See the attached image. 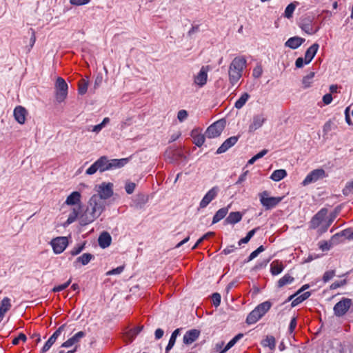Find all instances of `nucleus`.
<instances>
[{
    "label": "nucleus",
    "mask_w": 353,
    "mask_h": 353,
    "mask_svg": "<svg viewBox=\"0 0 353 353\" xmlns=\"http://www.w3.org/2000/svg\"><path fill=\"white\" fill-rule=\"evenodd\" d=\"M344 236L347 239L352 240V239H353V230L351 229L344 230L341 231L340 233H337V234H334L332 236V239L335 238L336 236Z\"/></svg>",
    "instance_id": "obj_44"
},
{
    "label": "nucleus",
    "mask_w": 353,
    "mask_h": 353,
    "mask_svg": "<svg viewBox=\"0 0 353 353\" xmlns=\"http://www.w3.org/2000/svg\"><path fill=\"white\" fill-rule=\"evenodd\" d=\"M163 334H164V331L162 329H161V328L157 329L154 332L155 339L157 340L160 339L163 336Z\"/></svg>",
    "instance_id": "obj_64"
},
{
    "label": "nucleus",
    "mask_w": 353,
    "mask_h": 353,
    "mask_svg": "<svg viewBox=\"0 0 353 353\" xmlns=\"http://www.w3.org/2000/svg\"><path fill=\"white\" fill-rule=\"evenodd\" d=\"M191 137L193 139V143L198 147H201L205 142V134H202V130L194 128L191 132Z\"/></svg>",
    "instance_id": "obj_18"
},
{
    "label": "nucleus",
    "mask_w": 353,
    "mask_h": 353,
    "mask_svg": "<svg viewBox=\"0 0 353 353\" xmlns=\"http://www.w3.org/2000/svg\"><path fill=\"white\" fill-rule=\"evenodd\" d=\"M149 201V196L148 194H139L137 195L135 201L134 203V210H142L144 209L145 205Z\"/></svg>",
    "instance_id": "obj_19"
},
{
    "label": "nucleus",
    "mask_w": 353,
    "mask_h": 353,
    "mask_svg": "<svg viewBox=\"0 0 353 353\" xmlns=\"http://www.w3.org/2000/svg\"><path fill=\"white\" fill-rule=\"evenodd\" d=\"M64 328L65 325H62L52 334V335L48 339V340L43 346L41 350V353H46L50 350L52 345L55 343L57 338L61 335Z\"/></svg>",
    "instance_id": "obj_17"
},
{
    "label": "nucleus",
    "mask_w": 353,
    "mask_h": 353,
    "mask_svg": "<svg viewBox=\"0 0 353 353\" xmlns=\"http://www.w3.org/2000/svg\"><path fill=\"white\" fill-rule=\"evenodd\" d=\"M242 214L240 212H232L229 214L224 222L225 224L234 225L239 223L242 219Z\"/></svg>",
    "instance_id": "obj_28"
},
{
    "label": "nucleus",
    "mask_w": 353,
    "mask_h": 353,
    "mask_svg": "<svg viewBox=\"0 0 353 353\" xmlns=\"http://www.w3.org/2000/svg\"><path fill=\"white\" fill-rule=\"evenodd\" d=\"M336 128L334 122L331 120L327 121L323 125V132L324 134H327L330 131Z\"/></svg>",
    "instance_id": "obj_45"
},
{
    "label": "nucleus",
    "mask_w": 353,
    "mask_h": 353,
    "mask_svg": "<svg viewBox=\"0 0 353 353\" xmlns=\"http://www.w3.org/2000/svg\"><path fill=\"white\" fill-rule=\"evenodd\" d=\"M92 259H94V256L92 254L90 253H84L76 259L73 263V265L75 268H78L80 264L85 265L88 264Z\"/></svg>",
    "instance_id": "obj_26"
},
{
    "label": "nucleus",
    "mask_w": 353,
    "mask_h": 353,
    "mask_svg": "<svg viewBox=\"0 0 353 353\" xmlns=\"http://www.w3.org/2000/svg\"><path fill=\"white\" fill-rule=\"evenodd\" d=\"M176 339V338H175L174 336H172L171 335L170 339L168 342V344L167 347H165L166 353H168V352L173 347V346L175 344Z\"/></svg>",
    "instance_id": "obj_57"
},
{
    "label": "nucleus",
    "mask_w": 353,
    "mask_h": 353,
    "mask_svg": "<svg viewBox=\"0 0 353 353\" xmlns=\"http://www.w3.org/2000/svg\"><path fill=\"white\" fill-rule=\"evenodd\" d=\"M263 346L269 347L271 350H274L276 345L275 339L272 336H268L262 342Z\"/></svg>",
    "instance_id": "obj_42"
},
{
    "label": "nucleus",
    "mask_w": 353,
    "mask_h": 353,
    "mask_svg": "<svg viewBox=\"0 0 353 353\" xmlns=\"http://www.w3.org/2000/svg\"><path fill=\"white\" fill-rule=\"evenodd\" d=\"M225 128V122L219 120L210 125L205 131V137L213 139L219 137Z\"/></svg>",
    "instance_id": "obj_11"
},
{
    "label": "nucleus",
    "mask_w": 353,
    "mask_h": 353,
    "mask_svg": "<svg viewBox=\"0 0 353 353\" xmlns=\"http://www.w3.org/2000/svg\"><path fill=\"white\" fill-rule=\"evenodd\" d=\"M343 193L345 196L353 194V181L348 182L343 190Z\"/></svg>",
    "instance_id": "obj_47"
},
{
    "label": "nucleus",
    "mask_w": 353,
    "mask_h": 353,
    "mask_svg": "<svg viewBox=\"0 0 353 353\" xmlns=\"http://www.w3.org/2000/svg\"><path fill=\"white\" fill-rule=\"evenodd\" d=\"M315 76L314 72H310L307 75L303 77L302 79L303 88L306 89L312 86L313 79Z\"/></svg>",
    "instance_id": "obj_33"
},
{
    "label": "nucleus",
    "mask_w": 353,
    "mask_h": 353,
    "mask_svg": "<svg viewBox=\"0 0 353 353\" xmlns=\"http://www.w3.org/2000/svg\"><path fill=\"white\" fill-rule=\"evenodd\" d=\"M213 305L218 307L221 303V295L219 293H214L212 296Z\"/></svg>",
    "instance_id": "obj_55"
},
{
    "label": "nucleus",
    "mask_w": 353,
    "mask_h": 353,
    "mask_svg": "<svg viewBox=\"0 0 353 353\" xmlns=\"http://www.w3.org/2000/svg\"><path fill=\"white\" fill-rule=\"evenodd\" d=\"M110 122V119L105 117L103 119L102 122L98 125H93L89 127L88 129V131H91L95 133H99L108 123Z\"/></svg>",
    "instance_id": "obj_35"
},
{
    "label": "nucleus",
    "mask_w": 353,
    "mask_h": 353,
    "mask_svg": "<svg viewBox=\"0 0 353 353\" xmlns=\"http://www.w3.org/2000/svg\"><path fill=\"white\" fill-rule=\"evenodd\" d=\"M200 331L196 329H192L186 332L183 336V343L186 345H190L194 342L199 336Z\"/></svg>",
    "instance_id": "obj_22"
},
{
    "label": "nucleus",
    "mask_w": 353,
    "mask_h": 353,
    "mask_svg": "<svg viewBox=\"0 0 353 353\" xmlns=\"http://www.w3.org/2000/svg\"><path fill=\"white\" fill-rule=\"evenodd\" d=\"M347 283V281L345 279L340 281H335L330 285L331 290H335L340 287H342L345 285Z\"/></svg>",
    "instance_id": "obj_56"
},
{
    "label": "nucleus",
    "mask_w": 353,
    "mask_h": 353,
    "mask_svg": "<svg viewBox=\"0 0 353 353\" xmlns=\"http://www.w3.org/2000/svg\"><path fill=\"white\" fill-rule=\"evenodd\" d=\"M305 63V58L303 57H299L296 59L295 61V65L298 68H301L304 65Z\"/></svg>",
    "instance_id": "obj_61"
},
{
    "label": "nucleus",
    "mask_w": 353,
    "mask_h": 353,
    "mask_svg": "<svg viewBox=\"0 0 353 353\" xmlns=\"http://www.w3.org/2000/svg\"><path fill=\"white\" fill-rule=\"evenodd\" d=\"M249 98L250 95L247 92L243 93L240 97V98L235 102L234 107L236 109H241L246 103Z\"/></svg>",
    "instance_id": "obj_37"
},
{
    "label": "nucleus",
    "mask_w": 353,
    "mask_h": 353,
    "mask_svg": "<svg viewBox=\"0 0 353 353\" xmlns=\"http://www.w3.org/2000/svg\"><path fill=\"white\" fill-rule=\"evenodd\" d=\"M294 277H292L288 274H286L278 281L277 286L279 288H282L288 284L292 283L294 281Z\"/></svg>",
    "instance_id": "obj_36"
},
{
    "label": "nucleus",
    "mask_w": 353,
    "mask_h": 353,
    "mask_svg": "<svg viewBox=\"0 0 353 353\" xmlns=\"http://www.w3.org/2000/svg\"><path fill=\"white\" fill-rule=\"evenodd\" d=\"M324 177H325V170L323 169H316L306 176L302 183L303 185H307Z\"/></svg>",
    "instance_id": "obj_14"
},
{
    "label": "nucleus",
    "mask_w": 353,
    "mask_h": 353,
    "mask_svg": "<svg viewBox=\"0 0 353 353\" xmlns=\"http://www.w3.org/2000/svg\"><path fill=\"white\" fill-rule=\"evenodd\" d=\"M246 68V59L243 57H236L231 62L228 69L229 81L232 85L238 83Z\"/></svg>",
    "instance_id": "obj_4"
},
{
    "label": "nucleus",
    "mask_w": 353,
    "mask_h": 353,
    "mask_svg": "<svg viewBox=\"0 0 353 353\" xmlns=\"http://www.w3.org/2000/svg\"><path fill=\"white\" fill-rule=\"evenodd\" d=\"M210 65H203L200 70L193 76L194 84L199 88H203L208 82Z\"/></svg>",
    "instance_id": "obj_9"
},
{
    "label": "nucleus",
    "mask_w": 353,
    "mask_h": 353,
    "mask_svg": "<svg viewBox=\"0 0 353 353\" xmlns=\"http://www.w3.org/2000/svg\"><path fill=\"white\" fill-rule=\"evenodd\" d=\"M50 245L52 247L53 252L55 254L62 253L68 245V241L65 236H59L53 239Z\"/></svg>",
    "instance_id": "obj_13"
},
{
    "label": "nucleus",
    "mask_w": 353,
    "mask_h": 353,
    "mask_svg": "<svg viewBox=\"0 0 353 353\" xmlns=\"http://www.w3.org/2000/svg\"><path fill=\"white\" fill-rule=\"evenodd\" d=\"M270 301H265L256 306L247 316L246 322L254 324L257 322L271 307Z\"/></svg>",
    "instance_id": "obj_6"
},
{
    "label": "nucleus",
    "mask_w": 353,
    "mask_h": 353,
    "mask_svg": "<svg viewBox=\"0 0 353 353\" xmlns=\"http://www.w3.org/2000/svg\"><path fill=\"white\" fill-rule=\"evenodd\" d=\"M68 85L65 81L61 78L58 77L55 83V97L59 103L63 102L68 95Z\"/></svg>",
    "instance_id": "obj_8"
},
{
    "label": "nucleus",
    "mask_w": 353,
    "mask_h": 353,
    "mask_svg": "<svg viewBox=\"0 0 353 353\" xmlns=\"http://www.w3.org/2000/svg\"><path fill=\"white\" fill-rule=\"evenodd\" d=\"M243 334H239L236 336H235L232 340H230L228 344L225 345V347L223 348V350L220 351V353H225L228 350H230L232 347L234 345V344L243 337Z\"/></svg>",
    "instance_id": "obj_39"
},
{
    "label": "nucleus",
    "mask_w": 353,
    "mask_h": 353,
    "mask_svg": "<svg viewBox=\"0 0 353 353\" xmlns=\"http://www.w3.org/2000/svg\"><path fill=\"white\" fill-rule=\"evenodd\" d=\"M79 210H80V208H74L72 209V211L70 213L68 218L66 221L67 224H68V225L71 224L76 221V219L78 217L79 214Z\"/></svg>",
    "instance_id": "obj_43"
},
{
    "label": "nucleus",
    "mask_w": 353,
    "mask_h": 353,
    "mask_svg": "<svg viewBox=\"0 0 353 353\" xmlns=\"http://www.w3.org/2000/svg\"><path fill=\"white\" fill-rule=\"evenodd\" d=\"M239 139L236 136L230 137L227 139L222 145L217 149L216 153L221 154L226 152L229 148L235 145Z\"/></svg>",
    "instance_id": "obj_21"
},
{
    "label": "nucleus",
    "mask_w": 353,
    "mask_h": 353,
    "mask_svg": "<svg viewBox=\"0 0 353 353\" xmlns=\"http://www.w3.org/2000/svg\"><path fill=\"white\" fill-rule=\"evenodd\" d=\"M335 275L334 270H329L326 271L323 276V281L325 283L328 282L330 279H332Z\"/></svg>",
    "instance_id": "obj_50"
},
{
    "label": "nucleus",
    "mask_w": 353,
    "mask_h": 353,
    "mask_svg": "<svg viewBox=\"0 0 353 353\" xmlns=\"http://www.w3.org/2000/svg\"><path fill=\"white\" fill-rule=\"evenodd\" d=\"M81 195L79 192H72L66 199L65 203L68 205H74L81 202Z\"/></svg>",
    "instance_id": "obj_27"
},
{
    "label": "nucleus",
    "mask_w": 353,
    "mask_h": 353,
    "mask_svg": "<svg viewBox=\"0 0 353 353\" xmlns=\"http://www.w3.org/2000/svg\"><path fill=\"white\" fill-rule=\"evenodd\" d=\"M90 0H70V3L74 6H83L88 4Z\"/></svg>",
    "instance_id": "obj_59"
},
{
    "label": "nucleus",
    "mask_w": 353,
    "mask_h": 353,
    "mask_svg": "<svg viewBox=\"0 0 353 353\" xmlns=\"http://www.w3.org/2000/svg\"><path fill=\"white\" fill-rule=\"evenodd\" d=\"M83 248L84 244L78 245L77 246H75L74 248H72L70 253L72 256H76L81 253Z\"/></svg>",
    "instance_id": "obj_53"
},
{
    "label": "nucleus",
    "mask_w": 353,
    "mask_h": 353,
    "mask_svg": "<svg viewBox=\"0 0 353 353\" xmlns=\"http://www.w3.org/2000/svg\"><path fill=\"white\" fill-rule=\"evenodd\" d=\"M128 162V158L117 159H109L106 156H102L86 170L85 174L88 175H92L97 171L104 172L105 171L114 170L123 168Z\"/></svg>",
    "instance_id": "obj_1"
},
{
    "label": "nucleus",
    "mask_w": 353,
    "mask_h": 353,
    "mask_svg": "<svg viewBox=\"0 0 353 353\" xmlns=\"http://www.w3.org/2000/svg\"><path fill=\"white\" fill-rule=\"evenodd\" d=\"M26 114V110L22 106H17L14 110V117L16 121L20 124L25 123Z\"/></svg>",
    "instance_id": "obj_25"
},
{
    "label": "nucleus",
    "mask_w": 353,
    "mask_h": 353,
    "mask_svg": "<svg viewBox=\"0 0 353 353\" xmlns=\"http://www.w3.org/2000/svg\"><path fill=\"white\" fill-rule=\"evenodd\" d=\"M350 108H351V106H348L347 108H346V109L345 110V121L347 123V124L350 125L352 124L351 119H350V114H349Z\"/></svg>",
    "instance_id": "obj_63"
},
{
    "label": "nucleus",
    "mask_w": 353,
    "mask_h": 353,
    "mask_svg": "<svg viewBox=\"0 0 353 353\" xmlns=\"http://www.w3.org/2000/svg\"><path fill=\"white\" fill-rule=\"evenodd\" d=\"M219 188L217 186L212 188L203 196L199 203L201 208H205L207 205L214 200L218 194Z\"/></svg>",
    "instance_id": "obj_16"
},
{
    "label": "nucleus",
    "mask_w": 353,
    "mask_h": 353,
    "mask_svg": "<svg viewBox=\"0 0 353 353\" xmlns=\"http://www.w3.org/2000/svg\"><path fill=\"white\" fill-rule=\"evenodd\" d=\"M112 238L109 233L103 232L99 237V245L102 248L108 247L111 243Z\"/></svg>",
    "instance_id": "obj_30"
},
{
    "label": "nucleus",
    "mask_w": 353,
    "mask_h": 353,
    "mask_svg": "<svg viewBox=\"0 0 353 353\" xmlns=\"http://www.w3.org/2000/svg\"><path fill=\"white\" fill-rule=\"evenodd\" d=\"M70 283H71V279H70L67 282H65L63 284L55 286L52 289V291L54 292L62 291V290H65V288H67L69 286V285L70 284Z\"/></svg>",
    "instance_id": "obj_52"
},
{
    "label": "nucleus",
    "mask_w": 353,
    "mask_h": 353,
    "mask_svg": "<svg viewBox=\"0 0 353 353\" xmlns=\"http://www.w3.org/2000/svg\"><path fill=\"white\" fill-rule=\"evenodd\" d=\"M95 188L97 194L94 195H98L103 201H105L106 199L111 197L113 194V183H112L103 182L97 185Z\"/></svg>",
    "instance_id": "obj_10"
},
{
    "label": "nucleus",
    "mask_w": 353,
    "mask_h": 353,
    "mask_svg": "<svg viewBox=\"0 0 353 353\" xmlns=\"http://www.w3.org/2000/svg\"><path fill=\"white\" fill-rule=\"evenodd\" d=\"M10 299L8 297H5L1 302L0 312L6 314L11 307Z\"/></svg>",
    "instance_id": "obj_38"
},
{
    "label": "nucleus",
    "mask_w": 353,
    "mask_h": 353,
    "mask_svg": "<svg viewBox=\"0 0 353 353\" xmlns=\"http://www.w3.org/2000/svg\"><path fill=\"white\" fill-rule=\"evenodd\" d=\"M297 4H298L297 2H293V3H290L286 7V8L285 10L284 14H283L284 17L288 19H290L292 17V14L295 10V8H296Z\"/></svg>",
    "instance_id": "obj_41"
},
{
    "label": "nucleus",
    "mask_w": 353,
    "mask_h": 353,
    "mask_svg": "<svg viewBox=\"0 0 353 353\" xmlns=\"http://www.w3.org/2000/svg\"><path fill=\"white\" fill-rule=\"evenodd\" d=\"M188 117V113L185 110H181L177 113V119L179 122H183L187 119Z\"/></svg>",
    "instance_id": "obj_48"
},
{
    "label": "nucleus",
    "mask_w": 353,
    "mask_h": 353,
    "mask_svg": "<svg viewBox=\"0 0 353 353\" xmlns=\"http://www.w3.org/2000/svg\"><path fill=\"white\" fill-rule=\"evenodd\" d=\"M352 304L351 299L347 298L342 299L334 307V312L336 316H342L346 314Z\"/></svg>",
    "instance_id": "obj_12"
},
{
    "label": "nucleus",
    "mask_w": 353,
    "mask_h": 353,
    "mask_svg": "<svg viewBox=\"0 0 353 353\" xmlns=\"http://www.w3.org/2000/svg\"><path fill=\"white\" fill-rule=\"evenodd\" d=\"M287 176V172L285 170L280 169L274 170L271 176L270 179L274 181H279Z\"/></svg>",
    "instance_id": "obj_34"
},
{
    "label": "nucleus",
    "mask_w": 353,
    "mask_h": 353,
    "mask_svg": "<svg viewBox=\"0 0 353 353\" xmlns=\"http://www.w3.org/2000/svg\"><path fill=\"white\" fill-rule=\"evenodd\" d=\"M327 209L323 208L315 214L309 223L310 229L316 230L319 236L327 232L334 217H327Z\"/></svg>",
    "instance_id": "obj_3"
},
{
    "label": "nucleus",
    "mask_w": 353,
    "mask_h": 353,
    "mask_svg": "<svg viewBox=\"0 0 353 353\" xmlns=\"http://www.w3.org/2000/svg\"><path fill=\"white\" fill-rule=\"evenodd\" d=\"M298 26L302 31L310 35L316 34L320 30V26L316 24L314 17L312 16H303L300 19Z\"/></svg>",
    "instance_id": "obj_5"
},
{
    "label": "nucleus",
    "mask_w": 353,
    "mask_h": 353,
    "mask_svg": "<svg viewBox=\"0 0 353 353\" xmlns=\"http://www.w3.org/2000/svg\"><path fill=\"white\" fill-rule=\"evenodd\" d=\"M230 205L225 208H222L219 209L214 214L213 219H212V223H216L219 221H220L221 219H223L228 214L229 210Z\"/></svg>",
    "instance_id": "obj_31"
},
{
    "label": "nucleus",
    "mask_w": 353,
    "mask_h": 353,
    "mask_svg": "<svg viewBox=\"0 0 353 353\" xmlns=\"http://www.w3.org/2000/svg\"><path fill=\"white\" fill-rule=\"evenodd\" d=\"M332 101V97L331 94H326L323 97V101L325 105L330 104Z\"/></svg>",
    "instance_id": "obj_62"
},
{
    "label": "nucleus",
    "mask_w": 353,
    "mask_h": 353,
    "mask_svg": "<svg viewBox=\"0 0 353 353\" xmlns=\"http://www.w3.org/2000/svg\"><path fill=\"white\" fill-rule=\"evenodd\" d=\"M266 120V117L263 114L254 115L249 125V132H253L261 128Z\"/></svg>",
    "instance_id": "obj_15"
},
{
    "label": "nucleus",
    "mask_w": 353,
    "mask_h": 353,
    "mask_svg": "<svg viewBox=\"0 0 353 353\" xmlns=\"http://www.w3.org/2000/svg\"><path fill=\"white\" fill-rule=\"evenodd\" d=\"M319 247L321 250L325 251L329 250L331 248V245L328 243V242L322 241L319 243Z\"/></svg>",
    "instance_id": "obj_58"
},
{
    "label": "nucleus",
    "mask_w": 353,
    "mask_h": 353,
    "mask_svg": "<svg viewBox=\"0 0 353 353\" xmlns=\"http://www.w3.org/2000/svg\"><path fill=\"white\" fill-rule=\"evenodd\" d=\"M85 336V333L83 331H80L75 334L73 336L68 339L65 342H64L61 347H70L72 345H75L77 348V344L79 342L80 339Z\"/></svg>",
    "instance_id": "obj_20"
},
{
    "label": "nucleus",
    "mask_w": 353,
    "mask_h": 353,
    "mask_svg": "<svg viewBox=\"0 0 353 353\" xmlns=\"http://www.w3.org/2000/svg\"><path fill=\"white\" fill-rule=\"evenodd\" d=\"M124 270V266L121 265L106 272V275H114L121 274Z\"/></svg>",
    "instance_id": "obj_54"
},
{
    "label": "nucleus",
    "mask_w": 353,
    "mask_h": 353,
    "mask_svg": "<svg viewBox=\"0 0 353 353\" xmlns=\"http://www.w3.org/2000/svg\"><path fill=\"white\" fill-rule=\"evenodd\" d=\"M243 334H239L236 336H235L232 340H230L228 344L225 345V347L223 348V350L220 351V353H225L228 350H230L232 347L234 345V344L243 337Z\"/></svg>",
    "instance_id": "obj_40"
},
{
    "label": "nucleus",
    "mask_w": 353,
    "mask_h": 353,
    "mask_svg": "<svg viewBox=\"0 0 353 353\" xmlns=\"http://www.w3.org/2000/svg\"><path fill=\"white\" fill-rule=\"evenodd\" d=\"M319 48V45L318 43H315L307 49V50L305 53V65L310 63L312 61V60L316 55Z\"/></svg>",
    "instance_id": "obj_24"
},
{
    "label": "nucleus",
    "mask_w": 353,
    "mask_h": 353,
    "mask_svg": "<svg viewBox=\"0 0 353 353\" xmlns=\"http://www.w3.org/2000/svg\"><path fill=\"white\" fill-rule=\"evenodd\" d=\"M260 202L266 209L270 210L276 207L283 199V196H270L268 191H263L259 194Z\"/></svg>",
    "instance_id": "obj_7"
},
{
    "label": "nucleus",
    "mask_w": 353,
    "mask_h": 353,
    "mask_svg": "<svg viewBox=\"0 0 353 353\" xmlns=\"http://www.w3.org/2000/svg\"><path fill=\"white\" fill-rule=\"evenodd\" d=\"M262 74H263V69H262V67L261 65H257L256 67H254V68L253 69V71H252V76L254 78L258 79V78L261 77Z\"/></svg>",
    "instance_id": "obj_49"
},
{
    "label": "nucleus",
    "mask_w": 353,
    "mask_h": 353,
    "mask_svg": "<svg viewBox=\"0 0 353 353\" xmlns=\"http://www.w3.org/2000/svg\"><path fill=\"white\" fill-rule=\"evenodd\" d=\"M305 39L304 38L298 36L292 37L286 41L285 43V46L290 49L295 50L300 47L305 42Z\"/></svg>",
    "instance_id": "obj_23"
},
{
    "label": "nucleus",
    "mask_w": 353,
    "mask_h": 353,
    "mask_svg": "<svg viewBox=\"0 0 353 353\" xmlns=\"http://www.w3.org/2000/svg\"><path fill=\"white\" fill-rule=\"evenodd\" d=\"M284 268V265L279 260L273 261L270 264V272L274 276L281 274Z\"/></svg>",
    "instance_id": "obj_29"
},
{
    "label": "nucleus",
    "mask_w": 353,
    "mask_h": 353,
    "mask_svg": "<svg viewBox=\"0 0 353 353\" xmlns=\"http://www.w3.org/2000/svg\"><path fill=\"white\" fill-rule=\"evenodd\" d=\"M106 202L98 195H92L88 203L85 212L81 216L82 225H87L97 219L105 210Z\"/></svg>",
    "instance_id": "obj_2"
},
{
    "label": "nucleus",
    "mask_w": 353,
    "mask_h": 353,
    "mask_svg": "<svg viewBox=\"0 0 353 353\" xmlns=\"http://www.w3.org/2000/svg\"><path fill=\"white\" fill-rule=\"evenodd\" d=\"M20 341H23V343L27 341V337L23 333H20L17 337L14 338L12 340V343L13 345H17L19 344Z\"/></svg>",
    "instance_id": "obj_51"
},
{
    "label": "nucleus",
    "mask_w": 353,
    "mask_h": 353,
    "mask_svg": "<svg viewBox=\"0 0 353 353\" xmlns=\"http://www.w3.org/2000/svg\"><path fill=\"white\" fill-rule=\"evenodd\" d=\"M296 317H293L291 321H290V325H289V332L290 333L293 332L296 326Z\"/></svg>",
    "instance_id": "obj_60"
},
{
    "label": "nucleus",
    "mask_w": 353,
    "mask_h": 353,
    "mask_svg": "<svg viewBox=\"0 0 353 353\" xmlns=\"http://www.w3.org/2000/svg\"><path fill=\"white\" fill-rule=\"evenodd\" d=\"M311 295L310 292H305L303 294H299L296 296H294V298L292 299V306L295 307L299 303H302L305 300H306Z\"/></svg>",
    "instance_id": "obj_32"
},
{
    "label": "nucleus",
    "mask_w": 353,
    "mask_h": 353,
    "mask_svg": "<svg viewBox=\"0 0 353 353\" xmlns=\"http://www.w3.org/2000/svg\"><path fill=\"white\" fill-rule=\"evenodd\" d=\"M88 83L85 79H81L79 83V93L84 94L87 92Z\"/></svg>",
    "instance_id": "obj_46"
}]
</instances>
